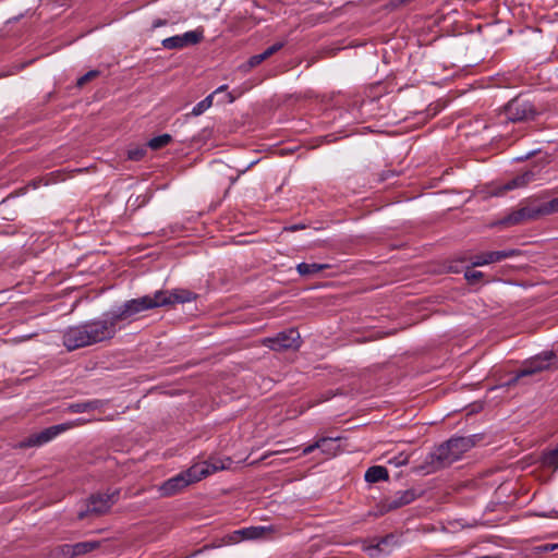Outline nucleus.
Segmentation results:
<instances>
[{
	"label": "nucleus",
	"instance_id": "obj_36",
	"mask_svg": "<svg viewBox=\"0 0 558 558\" xmlns=\"http://www.w3.org/2000/svg\"><path fill=\"white\" fill-rule=\"evenodd\" d=\"M523 118H524V116H517V117H514L513 119H514V120H520V119H523Z\"/></svg>",
	"mask_w": 558,
	"mask_h": 558
},
{
	"label": "nucleus",
	"instance_id": "obj_10",
	"mask_svg": "<svg viewBox=\"0 0 558 558\" xmlns=\"http://www.w3.org/2000/svg\"><path fill=\"white\" fill-rule=\"evenodd\" d=\"M417 497V494L414 489H405V490H399L392 496H389L384 499L381 504V511L388 512L396 509H399L403 506L410 505L413 502Z\"/></svg>",
	"mask_w": 558,
	"mask_h": 558
},
{
	"label": "nucleus",
	"instance_id": "obj_4",
	"mask_svg": "<svg viewBox=\"0 0 558 558\" xmlns=\"http://www.w3.org/2000/svg\"><path fill=\"white\" fill-rule=\"evenodd\" d=\"M556 366V355L551 351L543 352L529 361L525 362L523 367L520 369V372L514 376H509L506 381H504L500 386H492L490 385V391L504 388L506 386H510L515 384L519 378L524 376L534 375L536 373L547 371L551 367Z\"/></svg>",
	"mask_w": 558,
	"mask_h": 558
},
{
	"label": "nucleus",
	"instance_id": "obj_27",
	"mask_svg": "<svg viewBox=\"0 0 558 558\" xmlns=\"http://www.w3.org/2000/svg\"><path fill=\"white\" fill-rule=\"evenodd\" d=\"M98 74H99V72H98V71H96V70H93V71L87 72L86 74H84L83 76H81V77L77 80V86L82 87V86H83V85H85L87 82H89L90 80L95 78Z\"/></svg>",
	"mask_w": 558,
	"mask_h": 558
},
{
	"label": "nucleus",
	"instance_id": "obj_19",
	"mask_svg": "<svg viewBox=\"0 0 558 558\" xmlns=\"http://www.w3.org/2000/svg\"><path fill=\"white\" fill-rule=\"evenodd\" d=\"M74 546V556L78 557L81 555L93 551L94 549L99 547V542L97 541H88L73 544Z\"/></svg>",
	"mask_w": 558,
	"mask_h": 558
},
{
	"label": "nucleus",
	"instance_id": "obj_22",
	"mask_svg": "<svg viewBox=\"0 0 558 558\" xmlns=\"http://www.w3.org/2000/svg\"><path fill=\"white\" fill-rule=\"evenodd\" d=\"M543 464L554 470L558 469V447L544 454Z\"/></svg>",
	"mask_w": 558,
	"mask_h": 558
},
{
	"label": "nucleus",
	"instance_id": "obj_24",
	"mask_svg": "<svg viewBox=\"0 0 558 558\" xmlns=\"http://www.w3.org/2000/svg\"><path fill=\"white\" fill-rule=\"evenodd\" d=\"M518 252L515 250H505L490 252V264L500 262L505 258L514 256Z\"/></svg>",
	"mask_w": 558,
	"mask_h": 558
},
{
	"label": "nucleus",
	"instance_id": "obj_26",
	"mask_svg": "<svg viewBox=\"0 0 558 558\" xmlns=\"http://www.w3.org/2000/svg\"><path fill=\"white\" fill-rule=\"evenodd\" d=\"M58 555L64 558H75L73 544H63L57 548Z\"/></svg>",
	"mask_w": 558,
	"mask_h": 558
},
{
	"label": "nucleus",
	"instance_id": "obj_3",
	"mask_svg": "<svg viewBox=\"0 0 558 558\" xmlns=\"http://www.w3.org/2000/svg\"><path fill=\"white\" fill-rule=\"evenodd\" d=\"M474 445L472 437H452L432 451L426 458V463L433 470L449 466Z\"/></svg>",
	"mask_w": 558,
	"mask_h": 558
},
{
	"label": "nucleus",
	"instance_id": "obj_30",
	"mask_svg": "<svg viewBox=\"0 0 558 558\" xmlns=\"http://www.w3.org/2000/svg\"><path fill=\"white\" fill-rule=\"evenodd\" d=\"M264 60H266V58L264 57L263 53L255 54L250 58L248 64L251 68H254V66L258 65L259 63H262Z\"/></svg>",
	"mask_w": 558,
	"mask_h": 558
},
{
	"label": "nucleus",
	"instance_id": "obj_32",
	"mask_svg": "<svg viewBox=\"0 0 558 558\" xmlns=\"http://www.w3.org/2000/svg\"><path fill=\"white\" fill-rule=\"evenodd\" d=\"M168 24V21L167 20H162V19H157L153 22V25H151V28L155 29V28H158V27H161V26H165Z\"/></svg>",
	"mask_w": 558,
	"mask_h": 558
},
{
	"label": "nucleus",
	"instance_id": "obj_6",
	"mask_svg": "<svg viewBox=\"0 0 558 558\" xmlns=\"http://www.w3.org/2000/svg\"><path fill=\"white\" fill-rule=\"evenodd\" d=\"M119 489L111 493H97L92 495L86 501V509L77 513V518L83 520L89 515H101L106 513L118 500Z\"/></svg>",
	"mask_w": 558,
	"mask_h": 558
},
{
	"label": "nucleus",
	"instance_id": "obj_2",
	"mask_svg": "<svg viewBox=\"0 0 558 558\" xmlns=\"http://www.w3.org/2000/svg\"><path fill=\"white\" fill-rule=\"evenodd\" d=\"M226 463L220 459H210L208 461H202L193 464L185 471L170 477L159 486V493L163 497H170L189 485L201 481L202 478L217 472L225 470Z\"/></svg>",
	"mask_w": 558,
	"mask_h": 558
},
{
	"label": "nucleus",
	"instance_id": "obj_25",
	"mask_svg": "<svg viewBox=\"0 0 558 558\" xmlns=\"http://www.w3.org/2000/svg\"><path fill=\"white\" fill-rule=\"evenodd\" d=\"M146 155V148L144 146L131 147L128 150V159L138 161Z\"/></svg>",
	"mask_w": 558,
	"mask_h": 558
},
{
	"label": "nucleus",
	"instance_id": "obj_35",
	"mask_svg": "<svg viewBox=\"0 0 558 558\" xmlns=\"http://www.w3.org/2000/svg\"><path fill=\"white\" fill-rule=\"evenodd\" d=\"M518 104L515 102H511L509 106H508V110L511 111L514 107H517Z\"/></svg>",
	"mask_w": 558,
	"mask_h": 558
},
{
	"label": "nucleus",
	"instance_id": "obj_14",
	"mask_svg": "<svg viewBox=\"0 0 558 558\" xmlns=\"http://www.w3.org/2000/svg\"><path fill=\"white\" fill-rule=\"evenodd\" d=\"M102 405L104 401L96 399L85 402L71 403L69 404L66 410L71 413H85L89 411L99 410Z\"/></svg>",
	"mask_w": 558,
	"mask_h": 558
},
{
	"label": "nucleus",
	"instance_id": "obj_9",
	"mask_svg": "<svg viewBox=\"0 0 558 558\" xmlns=\"http://www.w3.org/2000/svg\"><path fill=\"white\" fill-rule=\"evenodd\" d=\"M204 38V29L196 28L194 31H189L182 35H175L172 37L165 38L161 41L163 48L172 50V49H182L184 47L194 46L201 43Z\"/></svg>",
	"mask_w": 558,
	"mask_h": 558
},
{
	"label": "nucleus",
	"instance_id": "obj_21",
	"mask_svg": "<svg viewBox=\"0 0 558 558\" xmlns=\"http://www.w3.org/2000/svg\"><path fill=\"white\" fill-rule=\"evenodd\" d=\"M170 142H171V136H170L169 134H162V135H159V136L153 137V138L148 142V146H149L151 149H159V148H162V147H165L166 145H168Z\"/></svg>",
	"mask_w": 558,
	"mask_h": 558
},
{
	"label": "nucleus",
	"instance_id": "obj_28",
	"mask_svg": "<svg viewBox=\"0 0 558 558\" xmlns=\"http://www.w3.org/2000/svg\"><path fill=\"white\" fill-rule=\"evenodd\" d=\"M409 461V456L404 453H400L398 457L389 460V463H392L396 466H401L407 464Z\"/></svg>",
	"mask_w": 558,
	"mask_h": 558
},
{
	"label": "nucleus",
	"instance_id": "obj_18",
	"mask_svg": "<svg viewBox=\"0 0 558 558\" xmlns=\"http://www.w3.org/2000/svg\"><path fill=\"white\" fill-rule=\"evenodd\" d=\"M327 264H317V263H300L296 266V270L301 276H312L318 274L319 271L328 268Z\"/></svg>",
	"mask_w": 558,
	"mask_h": 558
},
{
	"label": "nucleus",
	"instance_id": "obj_20",
	"mask_svg": "<svg viewBox=\"0 0 558 558\" xmlns=\"http://www.w3.org/2000/svg\"><path fill=\"white\" fill-rule=\"evenodd\" d=\"M214 94L208 95L192 109L193 116H201L213 106Z\"/></svg>",
	"mask_w": 558,
	"mask_h": 558
},
{
	"label": "nucleus",
	"instance_id": "obj_23",
	"mask_svg": "<svg viewBox=\"0 0 558 558\" xmlns=\"http://www.w3.org/2000/svg\"><path fill=\"white\" fill-rule=\"evenodd\" d=\"M490 26H494V32L497 35L496 40H501L504 37L511 34V28L506 23L499 21L495 23L490 22Z\"/></svg>",
	"mask_w": 558,
	"mask_h": 558
},
{
	"label": "nucleus",
	"instance_id": "obj_1",
	"mask_svg": "<svg viewBox=\"0 0 558 558\" xmlns=\"http://www.w3.org/2000/svg\"><path fill=\"white\" fill-rule=\"evenodd\" d=\"M196 299V294L185 289L156 291L153 295L132 299L120 306L104 313L100 317L70 326L62 331V344L69 352L90 347L112 339L121 325L134 322L144 311L186 303Z\"/></svg>",
	"mask_w": 558,
	"mask_h": 558
},
{
	"label": "nucleus",
	"instance_id": "obj_12",
	"mask_svg": "<svg viewBox=\"0 0 558 558\" xmlns=\"http://www.w3.org/2000/svg\"><path fill=\"white\" fill-rule=\"evenodd\" d=\"M272 529L270 526H251L233 532L231 539L238 542L240 539H258L266 537Z\"/></svg>",
	"mask_w": 558,
	"mask_h": 558
},
{
	"label": "nucleus",
	"instance_id": "obj_15",
	"mask_svg": "<svg viewBox=\"0 0 558 558\" xmlns=\"http://www.w3.org/2000/svg\"><path fill=\"white\" fill-rule=\"evenodd\" d=\"M487 263H488V259L486 257H481L478 260H476L472 264V267H469L465 270L464 277L469 283L475 284L484 278V274L480 270H476L475 267L480 266V265H485Z\"/></svg>",
	"mask_w": 558,
	"mask_h": 558
},
{
	"label": "nucleus",
	"instance_id": "obj_11",
	"mask_svg": "<svg viewBox=\"0 0 558 558\" xmlns=\"http://www.w3.org/2000/svg\"><path fill=\"white\" fill-rule=\"evenodd\" d=\"M536 177V172L529 170L521 174H518L515 178L511 179L504 185H494L490 187V196H499L505 194L508 191L520 189L526 186L530 182H532Z\"/></svg>",
	"mask_w": 558,
	"mask_h": 558
},
{
	"label": "nucleus",
	"instance_id": "obj_5",
	"mask_svg": "<svg viewBox=\"0 0 558 558\" xmlns=\"http://www.w3.org/2000/svg\"><path fill=\"white\" fill-rule=\"evenodd\" d=\"M558 211V197L543 204L537 208L523 207L508 215L502 220L496 222L502 226H514L519 225L527 219H535L543 215H550Z\"/></svg>",
	"mask_w": 558,
	"mask_h": 558
},
{
	"label": "nucleus",
	"instance_id": "obj_29",
	"mask_svg": "<svg viewBox=\"0 0 558 558\" xmlns=\"http://www.w3.org/2000/svg\"><path fill=\"white\" fill-rule=\"evenodd\" d=\"M283 47V44L282 43H276L274 45H271L270 47H268L264 52H262L264 54V57L267 59L269 58L270 56H272L274 53H276L277 51H279L281 48Z\"/></svg>",
	"mask_w": 558,
	"mask_h": 558
},
{
	"label": "nucleus",
	"instance_id": "obj_16",
	"mask_svg": "<svg viewBox=\"0 0 558 558\" xmlns=\"http://www.w3.org/2000/svg\"><path fill=\"white\" fill-rule=\"evenodd\" d=\"M389 474L385 466L374 465L367 469L364 478L368 483H377L379 481L388 480Z\"/></svg>",
	"mask_w": 558,
	"mask_h": 558
},
{
	"label": "nucleus",
	"instance_id": "obj_34",
	"mask_svg": "<svg viewBox=\"0 0 558 558\" xmlns=\"http://www.w3.org/2000/svg\"><path fill=\"white\" fill-rule=\"evenodd\" d=\"M226 97L228 99V102H233L235 100V97L233 96L232 93H227Z\"/></svg>",
	"mask_w": 558,
	"mask_h": 558
},
{
	"label": "nucleus",
	"instance_id": "obj_31",
	"mask_svg": "<svg viewBox=\"0 0 558 558\" xmlns=\"http://www.w3.org/2000/svg\"><path fill=\"white\" fill-rule=\"evenodd\" d=\"M538 549L541 551H553V550L558 549V543H555V544H544V545L539 546Z\"/></svg>",
	"mask_w": 558,
	"mask_h": 558
},
{
	"label": "nucleus",
	"instance_id": "obj_13",
	"mask_svg": "<svg viewBox=\"0 0 558 558\" xmlns=\"http://www.w3.org/2000/svg\"><path fill=\"white\" fill-rule=\"evenodd\" d=\"M339 437H323L318 439L315 444L310 445L303 449V454L307 456L312 453L315 449H320L324 453L329 456H335L338 449L336 442L339 440Z\"/></svg>",
	"mask_w": 558,
	"mask_h": 558
},
{
	"label": "nucleus",
	"instance_id": "obj_8",
	"mask_svg": "<svg viewBox=\"0 0 558 558\" xmlns=\"http://www.w3.org/2000/svg\"><path fill=\"white\" fill-rule=\"evenodd\" d=\"M73 424H59L53 425L48 428H45L44 430L33 434L22 440L19 444L20 448H31V447H39L43 446L50 440H52L54 437H57L62 432L68 430L70 427H72Z\"/></svg>",
	"mask_w": 558,
	"mask_h": 558
},
{
	"label": "nucleus",
	"instance_id": "obj_17",
	"mask_svg": "<svg viewBox=\"0 0 558 558\" xmlns=\"http://www.w3.org/2000/svg\"><path fill=\"white\" fill-rule=\"evenodd\" d=\"M393 536H386L380 538L375 545L366 547V551L373 558L380 556L381 554L388 553L387 546L392 542Z\"/></svg>",
	"mask_w": 558,
	"mask_h": 558
},
{
	"label": "nucleus",
	"instance_id": "obj_7",
	"mask_svg": "<svg viewBox=\"0 0 558 558\" xmlns=\"http://www.w3.org/2000/svg\"><path fill=\"white\" fill-rule=\"evenodd\" d=\"M263 344L275 351L295 350L301 345V337L298 330L291 328L279 332L276 337L264 339Z\"/></svg>",
	"mask_w": 558,
	"mask_h": 558
},
{
	"label": "nucleus",
	"instance_id": "obj_33",
	"mask_svg": "<svg viewBox=\"0 0 558 558\" xmlns=\"http://www.w3.org/2000/svg\"><path fill=\"white\" fill-rule=\"evenodd\" d=\"M227 88H228V86H227V85H221V86H219V87H218V88H217L213 94H214V96H215V95H218V94H220V93L226 92V90H227Z\"/></svg>",
	"mask_w": 558,
	"mask_h": 558
}]
</instances>
